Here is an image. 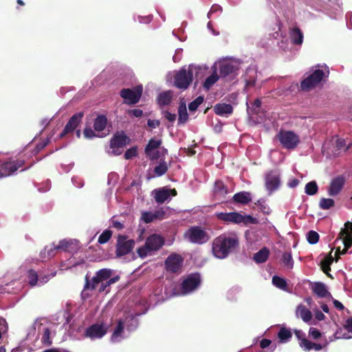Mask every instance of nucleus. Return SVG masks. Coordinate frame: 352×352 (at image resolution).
<instances>
[{"instance_id":"nucleus-1","label":"nucleus","mask_w":352,"mask_h":352,"mask_svg":"<svg viewBox=\"0 0 352 352\" xmlns=\"http://www.w3.org/2000/svg\"><path fill=\"white\" fill-rule=\"evenodd\" d=\"M38 265V260L33 257L27 258L21 266L26 272L28 282L32 287H41L56 275V272L49 273L38 272L35 267Z\"/></svg>"},{"instance_id":"nucleus-2","label":"nucleus","mask_w":352,"mask_h":352,"mask_svg":"<svg viewBox=\"0 0 352 352\" xmlns=\"http://www.w3.org/2000/svg\"><path fill=\"white\" fill-rule=\"evenodd\" d=\"M239 245V239L236 235L223 234L214 239L212 246V254L214 257L223 259L236 249Z\"/></svg>"},{"instance_id":"nucleus-3","label":"nucleus","mask_w":352,"mask_h":352,"mask_svg":"<svg viewBox=\"0 0 352 352\" xmlns=\"http://www.w3.org/2000/svg\"><path fill=\"white\" fill-rule=\"evenodd\" d=\"M138 325L137 316L131 314H126L124 318L120 319L111 335L113 342H119L127 338L129 333L134 331Z\"/></svg>"},{"instance_id":"nucleus-4","label":"nucleus","mask_w":352,"mask_h":352,"mask_svg":"<svg viewBox=\"0 0 352 352\" xmlns=\"http://www.w3.org/2000/svg\"><path fill=\"white\" fill-rule=\"evenodd\" d=\"M112 271L109 269L99 270L96 276L93 277L91 281L87 282V289H98L100 292H106L107 287L117 282L119 276L111 278Z\"/></svg>"},{"instance_id":"nucleus-5","label":"nucleus","mask_w":352,"mask_h":352,"mask_svg":"<svg viewBox=\"0 0 352 352\" xmlns=\"http://www.w3.org/2000/svg\"><path fill=\"white\" fill-rule=\"evenodd\" d=\"M329 70L326 66H317L311 69V74L301 82L300 87L303 91H309L318 86L328 76Z\"/></svg>"},{"instance_id":"nucleus-6","label":"nucleus","mask_w":352,"mask_h":352,"mask_svg":"<svg viewBox=\"0 0 352 352\" xmlns=\"http://www.w3.org/2000/svg\"><path fill=\"white\" fill-rule=\"evenodd\" d=\"M164 244V239L161 235L153 234L146 238L144 245L139 248L137 252L140 257L144 258L154 254Z\"/></svg>"},{"instance_id":"nucleus-7","label":"nucleus","mask_w":352,"mask_h":352,"mask_svg":"<svg viewBox=\"0 0 352 352\" xmlns=\"http://www.w3.org/2000/svg\"><path fill=\"white\" fill-rule=\"evenodd\" d=\"M336 251L334 254L336 261H338V256L345 254L352 245V223L347 222L344 228L340 232V236L335 241Z\"/></svg>"},{"instance_id":"nucleus-8","label":"nucleus","mask_w":352,"mask_h":352,"mask_svg":"<svg viewBox=\"0 0 352 352\" xmlns=\"http://www.w3.org/2000/svg\"><path fill=\"white\" fill-rule=\"evenodd\" d=\"M111 325V320L105 319L98 321L86 328L83 336L91 340L101 339L107 334Z\"/></svg>"},{"instance_id":"nucleus-9","label":"nucleus","mask_w":352,"mask_h":352,"mask_svg":"<svg viewBox=\"0 0 352 352\" xmlns=\"http://www.w3.org/2000/svg\"><path fill=\"white\" fill-rule=\"evenodd\" d=\"M197 67L190 65L187 68L183 67L175 73L174 77V84L179 88L186 89L192 80L193 73Z\"/></svg>"},{"instance_id":"nucleus-10","label":"nucleus","mask_w":352,"mask_h":352,"mask_svg":"<svg viewBox=\"0 0 352 352\" xmlns=\"http://www.w3.org/2000/svg\"><path fill=\"white\" fill-rule=\"evenodd\" d=\"M217 217L227 222H232L236 224H241L243 226H248L250 224H256L258 220L247 214H242L239 212H219L217 214Z\"/></svg>"},{"instance_id":"nucleus-11","label":"nucleus","mask_w":352,"mask_h":352,"mask_svg":"<svg viewBox=\"0 0 352 352\" xmlns=\"http://www.w3.org/2000/svg\"><path fill=\"white\" fill-rule=\"evenodd\" d=\"M217 65V72L219 70L221 77H232L237 74L240 67V62L236 59H225L214 63Z\"/></svg>"},{"instance_id":"nucleus-12","label":"nucleus","mask_w":352,"mask_h":352,"mask_svg":"<svg viewBox=\"0 0 352 352\" xmlns=\"http://www.w3.org/2000/svg\"><path fill=\"white\" fill-rule=\"evenodd\" d=\"M162 140L157 138H152L145 148L146 156L151 160H162L167 153V150L160 147Z\"/></svg>"},{"instance_id":"nucleus-13","label":"nucleus","mask_w":352,"mask_h":352,"mask_svg":"<svg viewBox=\"0 0 352 352\" xmlns=\"http://www.w3.org/2000/svg\"><path fill=\"white\" fill-rule=\"evenodd\" d=\"M200 276L198 274H192L187 276L181 284L179 291H175L173 296L187 295L197 289L200 284Z\"/></svg>"},{"instance_id":"nucleus-14","label":"nucleus","mask_w":352,"mask_h":352,"mask_svg":"<svg viewBox=\"0 0 352 352\" xmlns=\"http://www.w3.org/2000/svg\"><path fill=\"white\" fill-rule=\"evenodd\" d=\"M184 239L192 243L203 244L206 243L210 236L208 233L198 226L189 228L184 234Z\"/></svg>"},{"instance_id":"nucleus-15","label":"nucleus","mask_w":352,"mask_h":352,"mask_svg":"<svg viewBox=\"0 0 352 352\" xmlns=\"http://www.w3.org/2000/svg\"><path fill=\"white\" fill-rule=\"evenodd\" d=\"M130 139L123 132L116 133L111 140L108 153L118 155L122 153L123 148L129 144Z\"/></svg>"},{"instance_id":"nucleus-16","label":"nucleus","mask_w":352,"mask_h":352,"mask_svg":"<svg viewBox=\"0 0 352 352\" xmlns=\"http://www.w3.org/2000/svg\"><path fill=\"white\" fill-rule=\"evenodd\" d=\"M277 138L283 146L287 149L296 148L300 142L298 135L290 131H280Z\"/></svg>"},{"instance_id":"nucleus-17","label":"nucleus","mask_w":352,"mask_h":352,"mask_svg":"<svg viewBox=\"0 0 352 352\" xmlns=\"http://www.w3.org/2000/svg\"><path fill=\"white\" fill-rule=\"evenodd\" d=\"M142 86L138 85L133 89H124L121 91L120 95L126 104L137 103L142 94Z\"/></svg>"},{"instance_id":"nucleus-18","label":"nucleus","mask_w":352,"mask_h":352,"mask_svg":"<svg viewBox=\"0 0 352 352\" xmlns=\"http://www.w3.org/2000/svg\"><path fill=\"white\" fill-rule=\"evenodd\" d=\"M265 182L267 190L272 193L277 190L280 186V173L276 170L267 173L265 177Z\"/></svg>"},{"instance_id":"nucleus-19","label":"nucleus","mask_w":352,"mask_h":352,"mask_svg":"<svg viewBox=\"0 0 352 352\" xmlns=\"http://www.w3.org/2000/svg\"><path fill=\"white\" fill-rule=\"evenodd\" d=\"M155 200L158 204H162L170 200L171 197L177 195L175 189H170L167 187L155 189L153 191Z\"/></svg>"},{"instance_id":"nucleus-20","label":"nucleus","mask_w":352,"mask_h":352,"mask_svg":"<svg viewBox=\"0 0 352 352\" xmlns=\"http://www.w3.org/2000/svg\"><path fill=\"white\" fill-rule=\"evenodd\" d=\"M135 242L132 239L126 240L124 236H120L118 240L116 254L121 256L129 253L133 248Z\"/></svg>"},{"instance_id":"nucleus-21","label":"nucleus","mask_w":352,"mask_h":352,"mask_svg":"<svg viewBox=\"0 0 352 352\" xmlns=\"http://www.w3.org/2000/svg\"><path fill=\"white\" fill-rule=\"evenodd\" d=\"M296 316L300 318L304 322L308 324H315L316 322L313 320L312 312L304 305L300 304L296 309Z\"/></svg>"},{"instance_id":"nucleus-22","label":"nucleus","mask_w":352,"mask_h":352,"mask_svg":"<svg viewBox=\"0 0 352 352\" xmlns=\"http://www.w3.org/2000/svg\"><path fill=\"white\" fill-rule=\"evenodd\" d=\"M183 259L179 254L170 255L165 261L166 268L172 272H177L182 267Z\"/></svg>"},{"instance_id":"nucleus-23","label":"nucleus","mask_w":352,"mask_h":352,"mask_svg":"<svg viewBox=\"0 0 352 352\" xmlns=\"http://www.w3.org/2000/svg\"><path fill=\"white\" fill-rule=\"evenodd\" d=\"M23 160H14L12 159H10L6 162L0 164V173L4 172L6 170L10 171L11 173L8 175L10 176L14 172H16L18 170V168L23 165Z\"/></svg>"},{"instance_id":"nucleus-24","label":"nucleus","mask_w":352,"mask_h":352,"mask_svg":"<svg viewBox=\"0 0 352 352\" xmlns=\"http://www.w3.org/2000/svg\"><path fill=\"white\" fill-rule=\"evenodd\" d=\"M344 184V179L342 177H337L334 178L329 186L328 189V194L330 196L337 195L343 188Z\"/></svg>"},{"instance_id":"nucleus-25","label":"nucleus","mask_w":352,"mask_h":352,"mask_svg":"<svg viewBox=\"0 0 352 352\" xmlns=\"http://www.w3.org/2000/svg\"><path fill=\"white\" fill-rule=\"evenodd\" d=\"M333 142L336 148L334 151V155H338L342 153H345L351 144L350 141H346L344 138L337 137L333 138Z\"/></svg>"},{"instance_id":"nucleus-26","label":"nucleus","mask_w":352,"mask_h":352,"mask_svg":"<svg viewBox=\"0 0 352 352\" xmlns=\"http://www.w3.org/2000/svg\"><path fill=\"white\" fill-rule=\"evenodd\" d=\"M82 116V113H78L74 115L67 123L63 132L60 134V136H63L65 134L73 131L80 122Z\"/></svg>"},{"instance_id":"nucleus-27","label":"nucleus","mask_w":352,"mask_h":352,"mask_svg":"<svg viewBox=\"0 0 352 352\" xmlns=\"http://www.w3.org/2000/svg\"><path fill=\"white\" fill-rule=\"evenodd\" d=\"M82 116V113H78L74 115L67 123L63 132L60 134V136H63L65 134L73 131L80 122Z\"/></svg>"},{"instance_id":"nucleus-28","label":"nucleus","mask_w":352,"mask_h":352,"mask_svg":"<svg viewBox=\"0 0 352 352\" xmlns=\"http://www.w3.org/2000/svg\"><path fill=\"white\" fill-rule=\"evenodd\" d=\"M78 241L76 239H63L57 245L59 250L67 252H72L78 248Z\"/></svg>"},{"instance_id":"nucleus-29","label":"nucleus","mask_w":352,"mask_h":352,"mask_svg":"<svg viewBox=\"0 0 352 352\" xmlns=\"http://www.w3.org/2000/svg\"><path fill=\"white\" fill-rule=\"evenodd\" d=\"M212 69V74L208 76L204 82V88L206 90H209L219 78L217 72V65H213Z\"/></svg>"},{"instance_id":"nucleus-30","label":"nucleus","mask_w":352,"mask_h":352,"mask_svg":"<svg viewBox=\"0 0 352 352\" xmlns=\"http://www.w3.org/2000/svg\"><path fill=\"white\" fill-rule=\"evenodd\" d=\"M228 193V190L224 184L221 181H217L214 184V194L219 200L223 199L226 195Z\"/></svg>"},{"instance_id":"nucleus-31","label":"nucleus","mask_w":352,"mask_h":352,"mask_svg":"<svg viewBox=\"0 0 352 352\" xmlns=\"http://www.w3.org/2000/svg\"><path fill=\"white\" fill-rule=\"evenodd\" d=\"M256 69L254 67H249L245 74V88L253 86L256 78Z\"/></svg>"},{"instance_id":"nucleus-32","label":"nucleus","mask_w":352,"mask_h":352,"mask_svg":"<svg viewBox=\"0 0 352 352\" xmlns=\"http://www.w3.org/2000/svg\"><path fill=\"white\" fill-rule=\"evenodd\" d=\"M214 110L217 115L228 116L232 112V107L229 104H217L214 106Z\"/></svg>"},{"instance_id":"nucleus-33","label":"nucleus","mask_w":352,"mask_h":352,"mask_svg":"<svg viewBox=\"0 0 352 352\" xmlns=\"http://www.w3.org/2000/svg\"><path fill=\"white\" fill-rule=\"evenodd\" d=\"M233 199L237 203L246 204L251 201L252 196L249 192L243 191L236 193L233 197Z\"/></svg>"},{"instance_id":"nucleus-34","label":"nucleus","mask_w":352,"mask_h":352,"mask_svg":"<svg viewBox=\"0 0 352 352\" xmlns=\"http://www.w3.org/2000/svg\"><path fill=\"white\" fill-rule=\"evenodd\" d=\"M173 93L170 91H166L159 94L157 102L160 106L168 105L172 100Z\"/></svg>"},{"instance_id":"nucleus-35","label":"nucleus","mask_w":352,"mask_h":352,"mask_svg":"<svg viewBox=\"0 0 352 352\" xmlns=\"http://www.w3.org/2000/svg\"><path fill=\"white\" fill-rule=\"evenodd\" d=\"M107 119L106 116H98L94 121V131L96 132L102 131L105 129V127L107 126Z\"/></svg>"},{"instance_id":"nucleus-36","label":"nucleus","mask_w":352,"mask_h":352,"mask_svg":"<svg viewBox=\"0 0 352 352\" xmlns=\"http://www.w3.org/2000/svg\"><path fill=\"white\" fill-rule=\"evenodd\" d=\"M270 251L267 248H263L254 255V261L257 263H264L268 258Z\"/></svg>"},{"instance_id":"nucleus-37","label":"nucleus","mask_w":352,"mask_h":352,"mask_svg":"<svg viewBox=\"0 0 352 352\" xmlns=\"http://www.w3.org/2000/svg\"><path fill=\"white\" fill-rule=\"evenodd\" d=\"M290 37L292 43L296 45H301L303 41V34L298 28L291 30Z\"/></svg>"},{"instance_id":"nucleus-38","label":"nucleus","mask_w":352,"mask_h":352,"mask_svg":"<svg viewBox=\"0 0 352 352\" xmlns=\"http://www.w3.org/2000/svg\"><path fill=\"white\" fill-rule=\"evenodd\" d=\"M313 292L319 297L324 298L328 294L326 286L321 283H316L312 287Z\"/></svg>"},{"instance_id":"nucleus-39","label":"nucleus","mask_w":352,"mask_h":352,"mask_svg":"<svg viewBox=\"0 0 352 352\" xmlns=\"http://www.w3.org/2000/svg\"><path fill=\"white\" fill-rule=\"evenodd\" d=\"M332 252L333 250H331V253L325 256L322 261H321V267L322 269V271L327 274L328 272L330 270V265L332 263V262L334 261V257L332 256Z\"/></svg>"},{"instance_id":"nucleus-40","label":"nucleus","mask_w":352,"mask_h":352,"mask_svg":"<svg viewBox=\"0 0 352 352\" xmlns=\"http://www.w3.org/2000/svg\"><path fill=\"white\" fill-rule=\"evenodd\" d=\"M179 118L178 123L179 124H184L188 118L187 109L185 104H182L178 109Z\"/></svg>"},{"instance_id":"nucleus-41","label":"nucleus","mask_w":352,"mask_h":352,"mask_svg":"<svg viewBox=\"0 0 352 352\" xmlns=\"http://www.w3.org/2000/svg\"><path fill=\"white\" fill-rule=\"evenodd\" d=\"M278 337L281 342H287L292 338V333L289 329L282 327L278 333Z\"/></svg>"},{"instance_id":"nucleus-42","label":"nucleus","mask_w":352,"mask_h":352,"mask_svg":"<svg viewBox=\"0 0 352 352\" xmlns=\"http://www.w3.org/2000/svg\"><path fill=\"white\" fill-rule=\"evenodd\" d=\"M318 187L315 181L308 182L305 187V192L308 195H314L317 193Z\"/></svg>"},{"instance_id":"nucleus-43","label":"nucleus","mask_w":352,"mask_h":352,"mask_svg":"<svg viewBox=\"0 0 352 352\" xmlns=\"http://www.w3.org/2000/svg\"><path fill=\"white\" fill-rule=\"evenodd\" d=\"M282 263L287 269H292L294 267V261L290 252H285L282 255Z\"/></svg>"},{"instance_id":"nucleus-44","label":"nucleus","mask_w":352,"mask_h":352,"mask_svg":"<svg viewBox=\"0 0 352 352\" xmlns=\"http://www.w3.org/2000/svg\"><path fill=\"white\" fill-rule=\"evenodd\" d=\"M168 170L167 164L162 161L154 168L155 176L160 177L166 173Z\"/></svg>"},{"instance_id":"nucleus-45","label":"nucleus","mask_w":352,"mask_h":352,"mask_svg":"<svg viewBox=\"0 0 352 352\" xmlns=\"http://www.w3.org/2000/svg\"><path fill=\"white\" fill-rule=\"evenodd\" d=\"M272 283L276 287L285 290L287 287L286 280L277 276H274L272 278Z\"/></svg>"},{"instance_id":"nucleus-46","label":"nucleus","mask_w":352,"mask_h":352,"mask_svg":"<svg viewBox=\"0 0 352 352\" xmlns=\"http://www.w3.org/2000/svg\"><path fill=\"white\" fill-rule=\"evenodd\" d=\"M334 205V201L330 198H322L319 203V206L322 210H328L333 207Z\"/></svg>"},{"instance_id":"nucleus-47","label":"nucleus","mask_w":352,"mask_h":352,"mask_svg":"<svg viewBox=\"0 0 352 352\" xmlns=\"http://www.w3.org/2000/svg\"><path fill=\"white\" fill-rule=\"evenodd\" d=\"M111 236H112L111 231L109 230H106L100 235L98 241L100 244H104V243H107L110 239Z\"/></svg>"},{"instance_id":"nucleus-48","label":"nucleus","mask_w":352,"mask_h":352,"mask_svg":"<svg viewBox=\"0 0 352 352\" xmlns=\"http://www.w3.org/2000/svg\"><path fill=\"white\" fill-rule=\"evenodd\" d=\"M155 215V214H154V212H143L142 213L141 219L146 223H151L155 219H156Z\"/></svg>"},{"instance_id":"nucleus-49","label":"nucleus","mask_w":352,"mask_h":352,"mask_svg":"<svg viewBox=\"0 0 352 352\" xmlns=\"http://www.w3.org/2000/svg\"><path fill=\"white\" fill-rule=\"evenodd\" d=\"M307 239L309 243L316 244L319 239V234L313 230L309 231L307 234Z\"/></svg>"},{"instance_id":"nucleus-50","label":"nucleus","mask_w":352,"mask_h":352,"mask_svg":"<svg viewBox=\"0 0 352 352\" xmlns=\"http://www.w3.org/2000/svg\"><path fill=\"white\" fill-rule=\"evenodd\" d=\"M204 102V97L199 96L188 105V109L191 111H195L198 107Z\"/></svg>"},{"instance_id":"nucleus-51","label":"nucleus","mask_w":352,"mask_h":352,"mask_svg":"<svg viewBox=\"0 0 352 352\" xmlns=\"http://www.w3.org/2000/svg\"><path fill=\"white\" fill-rule=\"evenodd\" d=\"M47 254V259H50L55 256L56 251L59 249L57 248V245L52 243L45 247Z\"/></svg>"},{"instance_id":"nucleus-52","label":"nucleus","mask_w":352,"mask_h":352,"mask_svg":"<svg viewBox=\"0 0 352 352\" xmlns=\"http://www.w3.org/2000/svg\"><path fill=\"white\" fill-rule=\"evenodd\" d=\"M256 205L257 206V207L258 208V209L263 212V213H265V214H269L270 213V208L268 207V206L266 204L265 201L263 199L261 200H258L257 201V203H256Z\"/></svg>"},{"instance_id":"nucleus-53","label":"nucleus","mask_w":352,"mask_h":352,"mask_svg":"<svg viewBox=\"0 0 352 352\" xmlns=\"http://www.w3.org/2000/svg\"><path fill=\"white\" fill-rule=\"evenodd\" d=\"M41 340L46 346H49L52 344V341L50 340V331L48 329H45Z\"/></svg>"},{"instance_id":"nucleus-54","label":"nucleus","mask_w":352,"mask_h":352,"mask_svg":"<svg viewBox=\"0 0 352 352\" xmlns=\"http://www.w3.org/2000/svg\"><path fill=\"white\" fill-rule=\"evenodd\" d=\"M300 346L305 351H310L312 349L313 342L303 338L300 340Z\"/></svg>"},{"instance_id":"nucleus-55","label":"nucleus","mask_w":352,"mask_h":352,"mask_svg":"<svg viewBox=\"0 0 352 352\" xmlns=\"http://www.w3.org/2000/svg\"><path fill=\"white\" fill-rule=\"evenodd\" d=\"M137 147H132L126 150L124 153V157L126 160H130L137 155Z\"/></svg>"},{"instance_id":"nucleus-56","label":"nucleus","mask_w":352,"mask_h":352,"mask_svg":"<svg viewBox=\"0 0 352 352\" xmlns=\"http://www.w3.org/2000/svg\"><path fill=\"white\" fill-rule=\"evenodd\" d=\"M84 135L86 138L91 139L94 137H102L99 134H96L95 131H93L91 128H85L84 130Z\"/></svg>"},{"instance_id":"nucleus-57","label":"nucleus","mask_w":352,"mask_h":352,"mask_svg":"<svg viewBox=\"0 0 352 352\" xmlns=\"http://www.w3.org/2000/svg\"><path fill=\"white\" fill-rule=\"evenodd\" d=\"M134 20L140 23H149L152 20V17L150 15L146 16H138L134 18Z\"/></svg>"},{"instance_id":"nucleus-58","label":"nucleus","mask_w":352,"mask_h":352,"mask_svg":"<svg viewBox=\"0 0 352 352\" xmlns=\"http://www.w3.org/2000/svg\"><path fill=\"white\" fill-rule=\"evenodd\" d=\"M309 336L314 339H318L320 337V332L316 328L311 327L309 331Z\"/></svg>"},{"instance_id":"nucleus-59","label":"nucleus","mask_w":352,"mask_h":352,"mask_svg":"<svg viewBox=\"0 0 352 352\" xmlns=\"http://www.w3.org/2000/svg\"><path fill=\"white\" fill-rule=\"evenodd\" d=\"M300 183V180L296 178H290L287 182V186L291 188H296Z\"/></svg>"},{"instance_id":"nucleus-60","label":"nucleus","mask_w":352,"mask_h":352,"mask_svg":"<svg viewBox=\"0 0 352 352\" xmlns=\"http://www.w3.org/2000/svg\"><path fill=\"white\" fill-rule=\"evenodd\" d=\"M314 314H315V318L318 321H322L325 319V316L324 314L320 311L319 309H314Z\"/></svg>"},{"instance_id":"nucleus-61","label":"nucleus","mask_w":352,"mask_h":352,"mask_svg":"<svg viewBox=\"0 0 352 352\" xmlns=\"http://www.w3.org/2000/svg\"><path fill=\"white\" fill-rule=\"evenodd\" d=\"M36 259L38 260V263L40 262H43L45 261V260H47V250H46V248H45L41 252H40V254H39V258H36Z\"/></svg>"},{"instance_id":"nucleus-62","label":"nucleus","mask_w":352,"mask_h":352,"mask_svg":"<svg viewBox=\"0 0 352 352\" xmlns=\"http://www.w3.org/2000/svg\"><path fill=\"white\" fill-rule=\"evenodd\" d=\"M75 265V263H72V261L69 260V263L66 264L65 262H62L60 264L59 268L60 270H67Z\"/></svg>"},{"instance_id":"nucleus-63","label":"nucleus","mask_w":352,"mask_h":352,"mask_svg":"<svg viewBox=\"0 0 352 352\" xmlns=\"http://www.w3.org/2000/svg\"><path fill=\"white\" fill-rule=\"evenodd\" d=\"M148 126L151 129H155L160 125V121L157 120H148L147 121Z\"/></svg>"},{"instance_id":"nucleus-64","label":"nucleus","mask_w":352,"mask_h":352,"mask_svg":"<svg viewBox=\"0 0 352 352\" xmlns=\"http://www.w3.org/2000/svg\"><path fill=\"white\" fill-rule=\"evenodd\" d=\"M164 117L170 122H174L176 119V115L168 111H166Z\"/></svg>"}]
</instances>
